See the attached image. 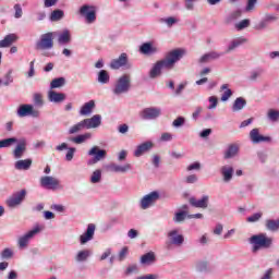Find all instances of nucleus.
I'll return each instance as SVG.
<instances>
[{"label": "nucleus", "mask_w": 279, "mask_h": 279, "mask_svg": "<svg viewBox=\"0 0 279 279\" xmlns=\"http://www.w3.org/2000/svg\"><path fill=\"white\" fill-rule=\"evenodd\" d=\"M37 50L53 49V33H46L40 36V39L36 43Z\"/></svg>", "instance_id": "423d86ee"}, {"label": "nucleus", "mask_w": 279, "mask_h": 279, "mask_svg": "<svg viewBox=\"0 0 279 279\" xmlns=\"http://www.w3.org/2000/svg\"><path fill=\"white\" fill-rule=\"evenodd\" d=\"M173 140V135L171 133H163L160 137V141L169 142Z\"/></svg>", "instance_id": "69168bd1"}, {"label": "nucleus", "mask_w": 279, "mask_h": 279, "mask_svg": "<svg viewBox=\"0 0 279 279\" xmlns=\"http://www.w3.org/2000/svg\"><path fill=\"white\" fill-rule=\"evenodd\" d=\"M26 196H27V191L25 190L15 192L7 199V206L9 208H16V206H21V204H23V201L25 199Z\"/></svg>", "instance_id": "39448f33"}, {"label": "nucleus", "mask_w": 279, "mask_h": 279, "mask_svg": "<svg viewBox=\"0 0 279 279\" xmlns=\"http://www.w3.org/2000/svg\"><path fill=\"white\" fill-rule=\"evenodd\" d=\"M81 16L85 17L86 23H95L97 21V8L88 4H84L80 9Z\"/></svg>", "instance_id": "20e7f679"}, {"label": "nucleus", "mask_w": 279, "mask_h": 279, "mask_svg": "<svg viewBox=\"0 0 279 279\" xmlns=\"http://www.w3.org/2000/svg\"><path fill=\"white\" fill-rule=\"evenodd\" d=\"M221 173L223 175L225 182H230L232 180V173H234V169L232 167H222Z\"/></svg>", "instance_id": "2f4dec72"}, {"label": "nucleus", "mask_w": 279, "mask_h": 279, "mask_svg": "<svg viewBox=\"0 0 279 279\" xmlns=\"http://www.w3.org/2000/svg\"><path fill=\"white\" fill-rule=\"evenodd\" d=\"M257 2H258V0H247V5H246L245 11L252 12V10H254Z\"/></svg>", "instance_id": "6e6d98bb"}, {"label": "nucleus", "mask_w": 279, "mask_h": 279, "mask_svg": "<svg viewBox=\"0 0 279 279\" xmlns=\"http://www.w3.org/2000/svg\"><path fill=\"white\" fill-rule=\"evenodd\" d=\"M244 43H247L246 38L240 37L238 39H234L233 41H231V44L227 48L226 53H230V51H234L236 47H241V45H243Z\"/></svg>", "instance_id": "bb28decb"}, {"label": "nucleus", "mask_w": 279, "mask_h": 279, "mask_svg": "<svg viewBox=\"0 0 279 279\" xmlns=\"http://www.w3.org/2000/svg\"><path fill=\"white\" fill-rule=\"evenodd\" d=\"M262 217H263V213H256L247 217L246 221H248V223H255V221H259Z\"/></svg>", "instance_id": "c03bdc74"}, {"label": "nucleus", "mask_w": 279, "mask_h": 279, "mask_svg": "<svg viewBox=\"0 0 279 279\" xmlns=\"http://www.w3.org/2000/svg\"><path fill=\"white\" fill-rule=\"evenodd\" d=\"M245 27H250V20H242L240 23L235 24V28L241 32V29H245Z\"/></svg>", "instance_id": "49530a36"}, {"label": "nucleus", "mask_w": 279, "mask_h": 279, "mask_svg": "<svg viewBox=\"0 0 279 279\" xmlns=\"http://www.w3.org/2000/svg\"><path fill=\"white\" fill-rule=\"evenodd\" d=\"M172 245H182L184 243V235L178 234V230H172L168 233Z\"/></svg>", "instance_id": "412c9836"}, {"label": "nucleus", "mask_w": 279, "mask_h": 279, "mask_svg": "<svg viewBox=\"0 0 279 279\" xmlns=\"http://www.w3.org/2000/svg\"><path fill=\"white\" fill-rule=\"evenodd\" d=\"M39 183L43 189H48L50 191H58V189H60V180L56 177H41Z\"/></svg>", "instance_id": "0eeeda50"}, {"label": "nucleus", "mask_w": 279, "mask_h": 279, "mask_svg": "<svg viewBox=\"0 0 279 279\" xmlns=\"http://www.w3.org/2000/svg\"><path fill=\"white\" fill-rule=\"evenodd\" d=\"M128 252H129L128 246H124V247L120 251V253H119V260H120V262H121V260H125V256H128Z\"/></svg>", "instance_id": "052dcab7"}, {"label": "nucleus", "mask_w": 279, "mask_h": 279, "mask_svg": "<svg viewBox=\"0 0 279 279\" xmlns=\"http://www.w3.org/2000/svg\"><path fill=\"white\" fill-rule=\"evenodd\" d=\"M153 263H156V255L154 252L146 253L141 257L142 265H151Z\"/></svg>", "instance_id": "cd10ccee"}, {"label": "nucleus", "mask_w": 279, "mask_h": 279, "mask_svg": "<svg viewBox=\"0 0 279 279\" xmlns=\"http://www.w3.org/2000/svg\"><path fill=\"white\" fill-rule=\"evenodd\" d=\"M141 53H144L145 56H149L150 53H156L158 49L153 47L149 43H145L140 47Z\"/></svg>", "instance_id": "c756f323"}, {"label": "nucleus", "mask_w": 279, "mask_h": 279, "mask_svg": "<svg viewBox=\"0 0 279 279\" xmlns=\"http://www.w3.org/2000/svg\"><path fill=\"white\" fill-rule=\"evenodd\" d=\"M250 138L252 143H254L255 145H258V143H271V137L260 135V132L258 131V129H253L250 132Z\"/></svg>", "instance_id": "ddd939ff"}, {"label": "nucleus", "mask_w": 279, "mask_h": 279, "mask_svg": "<svg viewBox=\"0 0 279 279\" xmlns=\"http://www.w3.org/2000/svg\"><path fill=\"white\" fill-rule=\"evenodd\" d=\"M221 232H223V225H217L216 228L214 229V234H221Z\"/></svg>", "instance_id": "338daca9"}, {"label": "nucleus", "mask_w": 279, "mask_h": 279, "mask_svg": "<svg viewBox=\"0 0 279 279\" xmlns=\"http://www.w3.org/2000/svg\"><path fill=\"white\" fill-rule=\"evenodd\" d=\"M268 118L270 119V121H278L279 120V111L270 109L268 111Z\"/></svg>", "instance_id": "de8ad7c7"}, {"label": "nucleus", "mask_w": 279, "mask_h": 279, "mask_svg": "<svg viewBox=\"0 0 279 279\" xmlns=\"http://www.w3.org/2000/svg\"><path fill=\"white\" fill-rule=\"evenodd\" d=\"M210 134H213V130L210 129H205L204 131H202L199 133V137L201 138H208V136H210Z\"/></svg>", "instance_id": "0e129e2a"}, {"label": "nucleus", "mask_w": 279, "mask_h": 279, "mask_svg": "<svg viewBox=\"0 0 279 279\" xmlns=\"http://www.w3.org/2000/svg\"><path fill=\"white\" fill-rule=\"evenodd\" d=\"M236 154H239V146H236L235 144H231L225 153V158L226 160H228L229 158H234Z\"/></svg>", "instance_id": "7c9ffc66"}, {"label": "nucleus", "mask_w": 279, "mask_h": 279, "mask_svg": "<svg viewBox=\"0 0 279 279\" xmlns=\"http://www.w3.org/2000/svg\"><path fill=\"white\" fill-rule=\"evenodd\" d=\"M185 182H186V184H195V182H197V175L191 174V175L186 177Z\"/></svg>", "instance_id": "e2e57ef3"}, {"label": "nucleus", "mask_w": 279, "mask_h": 279, "mask_svg": "<svg viewBox=\"0 0 279 279\" xmlns=\"http://www.w3.org/2000/svg\"><path fill=\"white\" fill-rule=\"evenodd\" d=\"M90 136H92L90 133L81 134V135H77L76 137H72L71 142L75 143V145H82V143H86V141H88Z\"/></svg>", "instance_id": "473e14b6"}, {"label": "nucleus", "mask_w": 279, "mask_h": 279, "mask_svg": "<svg viewBox=\"0 0 279 279\" xmlns=\"http://www.w3.org/2000/svg\"><path fill=\"white\" fill-rule=\"evenodd\" d=\"M85 126L86 130H92L93 128H99L101 125V116L96 114L90 119H85Z\"/></svg>", "instance_id": "6ab92c4d"}, {"label": "nucleus", "mask_w": 279, "mask_h": 279, "mask_svg": "<svg viewBox=\"0 0 279 279\" xmlns=\"http://www.w3.org/2000/svg\"><path fill=\"white\" fill-rule=\"evenodd\" d=\"M122 66H128V53L125 52H122L118 59H113L110 63V69H113L114 71Z\"/></svg>", "instance_id": "4468645a"}, {"label": "nucleus", "mask_w": 279, "mask_h": 279, "mask_svg": "<svg viewBox=\"0 0 279 279\" xmlns=\"http://www.w3.org/2000/svg\"><path fill=\"white\" fill-rule=\"evenodd\" d=\"M184 121H185L184 117H179L172 122V125L173 128H182V125L184 124Z\"/></svg>", "instance_id": "3c124183"}, {"label": "nucleus", "mask_w": 279, "mask_h": 279, "mask_svg": "<svg viewBox=\"0 0 279 279\" xmlns=\"http://www.w3.org/2000/svg\"><path fill=\"white\" fill-rule=\"evenodd\" d=\"M99 84H108L110 82V74L106 70H100L98 73Z\"/></svg>", "instance_id": "f704fd0d"}, {"label": "nucleus", "mask_w": 279, "mask_h": 279, "mask_svg": "<svg viewBox=\"0 0 279 279\" xmlns=\"http://www.w3.org/2000/svg\"><path fill=\"white\" fill-rule=\"evenodd\" d=\"M151 147H154V144L151 142H145V143L138 145L134 151L135 158H141V156H143V154L149 151V149H151Z\"/></svg>", "instance_id": "a211bd4d"}, {"label": "nucleus", "mask_w": 279, "mask_h": 279, "mask_svg": "<svg viewBox=\"0 0 279 279\" xmlns=\"http://www.w3.org/2000/svg\"><path fill=\"white\" fill-rule=\"evenodd\" d=\"M209 197L208 195L203 196L201 199H197L195 197H191L189 199L191 206H193L194 208H203L206 209L208 208V203H209Z\"/></svg>", "instance_id": "2eb2a0df"}, {"label": "nucleus", "mask_w": 279, "mask_h": 279, "mask_svg": "<svg viewBox=\"0 0 279 279\" xmlns=\"http://www.w3.org/2000/svg\"><path fill=\"white\" fill-rule=\"evenodd\" d=\"M66 84V80L64 77H58L51 81L50 88H62Z\"/></svg>", "instance_id": "e433bc0d"}, {"label": "nucleus", "mask_w": 279, "mask_h": 279, "mask_svg": "<svg viewBox=\"0 0 279 279\" xmlns=\"http://www.w3.org/2000/svg\"><path fill=\"white\" fill-rule=\"evenodd\" d=\"M64 16V11L62 10H54L50 15V21H60Z\"/></svg>", "instance_id": "a19ab883"}, {"label": "nucleus", "mask_w": 279, "mask_h": 279, "mask_svg": "<svg viewBox=\"0 0 279 279\" xmlns=\"http://www.w3.org/2000/svg\"><path fill=\"white\" fill-rule=\"evenodd\" d=\"M14 10H15L14 17L21 19V16H23V8H21V4H15Z\"/></svg>", "instance_id": "864d4df0"}, {"label": "nucleus", "mask_w": 279, "mask_h": 279, "mask_svg": "<svg viewBox=\"0 0 279 279\" xmlns=\"http://www.w3.org/2000/svg\"><path fill=\"white\" fill-rule=\"evenodd\" d=\"M40 112L36 109H34V106L32 105H21L17 109V117L24 118V117H39Z\"/></svg>", "instance_id": "9d476101"}, {"label": "nucleus", "mask_w": 279, "mask_h": 279, "mask_svg": "<svg viewBox=\"0 0 279 279\" xmlns=\"http://www.w3.org/2000/svg\"><path fill=\"white\" fill-rule=\"evenodd\" d=\"M90 256V251H80L78 254L76 255V260L78 263H82L86 260Z\"/></svg>", "instance_id": "79ce46f5"}, {"label": "nucleus", "mask_w": 279, "mask_h": 279, "mask_svg": "<svg viewBox=\"0 0 279 279\" xmlns=\"http://www.w3.org/2000/svg\"><path fill=\"white\" fill-rule=\"evenodd\" d=\"M95 108V100H89L88 102H85L84 106L80 110V114L82 117H86L93 112V109Z\"/></svg>", "instance_id": "393cba45"}, {"label": "nucleus", "mask_w": 279, "mask_h": 279, "mask_svg": "<svg viewBox=\"0 0 279 279\" xmlns=\"http://www.w3.org/2000/svg\"><path fill=\"white\" fill-rule=\"evenodd\" d=\"M223 94L221 96V101H228L229 98L232 97V89H228V84L221 86Z\"/></svg>", "instance_id": "ea45409f"}, {"label": "nucleus", "mask_w": 279, "mask_h": 279, "mask_svg": "<svg viewBox=\"0 0 279 279\" xmlns=\"http://www.w3.org/2000/svg\"><path fill=\"white\" fill-rule=\"evenodd\" d=\"M34 104L35 106H43V104H45L41 94H34Z\"/></svg>", "instance_id": "8fccbe9b"}, {"label": "nucleus", "mask_w": 279, "mask_h": 279, "mask_svg": "<svg viewBox=\"0 0 279 279\" xmlns=\"http://www.w3.org/2000/svg\"><path fill=\"white\" fill-rule=\"evenodd\" d=\"M263 73V70H257V71H253L252 73H251V76H250V80L252 81V82H256V80H258V77H260V74Z\"/></svg>", "instance_id": "5fc2aeb1"}, {"label": "nucleus", "mask_w": 279, "mask_h": 279, "mask_svg": "<svg viewBox=\"0 0 279 279\" xmlns=\"http://www.w3.org/2000/svg\"><path fill=\"white\" fill-rule=\"evenodd\" d=\"M184 57V50L183 49H174L166 54V58L163 60L157 61L154 68L150 70V77H158L160 75L162 69L171 70L173 66H175V62H179V60H182Z\"/></svg>", "instance_id": "f257e3e1"}, {"label": "nucleus", "mask_w": 279, "mask_h": 279, "mask_svg": "<svg viewBox=\"0 0 279 279\" xmlns=\"http://www.w3.org/2000/svg\"><path fill=\"white\" fill-rule=\"evenodd\" d=\"M199 169H202V165L199 162H194V163H191L189 167H187V171H199Z\"/></svg>", "instance_id": "bf43d9fd"}, {"label": "nucleus", "mask_w": 279, "mask_h": 279, "mask_svg": "<svg viewBox=\"0 0 279 279\" xmlns=\"http://www.w3.org/2000/svg\"><path fill=\"white\" fill-rule=\"evenodd\" d=\"M250 243L253 245V252L258 250H269L274 245V238L267 236V233L255 234L250 238Z\"/></svg>", "instance_id": "f03ea898"}, {"label": "nucleus", "mask_w": 279, "mask_h": 279, "mask_svg": "<svg viewBox=\"0 0 279 279\" xmlns=\"http://www.w3.org/2000/svg\"><path fill=\"white\" fill-rule=\"evenodd\" d=\"M26 149L27 143L25 142V140H23L16 145L15 149L13 150L14 158H22Z\"/></svg>", "instance_id": "5701e85b"}, {"label": "nucleus", "mask_w": 279, "mask_h": 279, "mask_svg": "<svg viewBox=\"0 0 279 279\" xmlns=\"http://www.w3.org/2000/svg\"><path fill=\"white\" fill-rule=\"evenodd\" d=\"M195 0H185V8L186 10H193Z\"/></svg>", "instance_id": "774afa93"}, {"label": "nucleus", "mask_w": 279, "mask_h": 279, "mask_svg": "<svg viewBox=\"0 0 279 279\" xmlns=\"http://www.w3.org/2000/svg\"><path fill=\"white\" fill-rule=\"evenodd\" d=\"M38 232H40V227H36L35 229L28 231L26 234L22 235L17 241L19 247H26L29 244V239H34Z\"/></svg>", "instance_id": "9b49d317"}, {"label": "nucleus", "mask_w": 279, "mask_h": 279, "mask_svg": "<svg viewBox=\"0 0 279 279\" xmlns=\"http://www.w3.org/2000/svg\"><path fill=\"white\" fill-rule=\"evenodd\" d=\"M92 184H97V182H101V170H95L90 178Z\"/></svg>", "instance_id": "37998d69"}, {"label": "nucleus", "mask_w": 279, "mask_h": 279, "mask_svg": "<svg viewBox=\"0 0 279 279\" xmlns=\"http://www.w3.org/2000/svg\"><path fill=\"white\" fill-rule=\"evenodd\" d=\"M17 142H19V140H16V137L1 140L0 141V149H3V147H11L12 145H14V143H17Z\"/></svg>", "instance_id": "4c0bfd02"}, {"label": "nucleus", "mask_w": 279, "mask_h": 279, "mask_svg": "<svg viewBox=\"0 0 279 279\" xmlns=\"http://www.w3.org/2000/svg\"><path fill=\"white\" fill-rule=\"evenodd\" d=\"M58 40L61 45H68V43H71V34L69 31H64L61 35H59Z\"/></svg>", "instance_id": "58836bf2"}, {"label": "nucleus", "mask_w": 279, "mask_h": 279, "mask_svg": "<svg viewBox=\"0 0 279 279\" xmlns=\"http://www.w3.org/2000/svg\"><path fill=\"white\" fill-rule=\"evenodd\" d=\"M86 129V122L83 120L76 124H74L72 128L69 130V134H77V132H82V130Z\"/></svg>", "instance_id": "72a5a7b5"}, {"label": "nucleus", "mask_w": 279, "mask_h": 279, "mask_svg": "<svg viewBox=\"0 0 279 279\" xmlns=\"http://www.w3.org/2000/svg\"><path fill=\"white\" fill-rule=\"evenodd\" d=\"M73 156H75V148L71 147L68 149L65 160H68V162H71V160H73Z\"/></svg>", "instance_id": "603ef678"}, {"label": "nucleus", "mask_w": 279, "mask_h": 279, "mask_svg": "<svg viewBox=\"0 0 279 279\" xmlns=\"http://www.w3.org/2000/svg\"><path fill=\"white\" fill-rule=\"evenodd\" d=\"M209 104L210 105H209L208 109L213 110V109L217 108V104H219V100L217 99L216 96H210L209 97Z\"/></svg>", "instance_id": "09e8293b"}, {"label": "nucleus", "mask_w": 279, "mask_h": 279, "mask_svg": "<svg viewBox=\"0 0 279 279\" xmlns=\"http://www.w3.org/2000/svg\"><path fill=\"white\" fill-rule=\"evenodd\" d=\"M266 230H269V232H278L279 230V219H267L265 221Z\"/></svg>", "instance_id": "c85d7f7f"}, {"label": "nucleus", "mask_w": 279, "mask_h": 279, "mask_svg": "<svg viewBox=\"0 0 279 279\" xmlns=\"http://www.w3.org/2000/svg\"><path fill=\"white\" fill-rule=\"evenodd\" d=\"M247 106V101L243 97H239L234 100L232 110L233 112H239L240 110H243Z\"/></svg>", "instance_id": "a878e982"}, {"label": "nucleus", "mask_w": 279, "mask_h": 279, "mask_svg": "<svg viewBox=\"0 0 279 279\" xmlns=\"http://www.w3.org/2000/svg\"><path fill=\"white\" fill-rule=\"evenodd\" d=\"M160 114H162V110L160 108H156V107H148V108L143 109L140 112V117L144 121H151L154 119H158V117H160Z\"/></svg>", "instance_id": "6e6552de"}, {"label": "nucleus", "mask_w": 279, "mask_h": 279, "mask_svg": "<svg viewBox=\"0 0 279 279\" xmlns=\"http://www.w3.org/2000/svg\"><path fill=\"white\" fill-rule=\"evenodd\" d=\"M241 10L233 11L226 20L225 23L227 25H230V23H233V21H236V19H241Z\"/></svg>", "instance_id": "c9c22d12"}, {"label": "nucleus", "mask_w": 279, "mask_h": 279, "mask_svg": "<svg viewBox=\"0 0 279 279\" xmlns=\"http://www.w3.org/2000/svg\"><path fill=\"white\" fill-rule=\"evenodd\" d=\"M48 99H49V101H52L53 104H62V101H64V99H66V94L50 90L48 93Z\"/></svg>", "instance_id": "aec40b11"}, {"label": "nucleus", "mask_w": 279, "mask_h": 279, "mask_svg": "<svg viewBox=\"0 0 279 279\" xmlns=\"http://www.w3.org/2000/svg\"><path fill=\"white\" fill-rule=\"evenodd\" d=\"M16 40H19V37L15 34L7 35L2 40H0V49L10 47L13 43H16Z\"/></svg>", "instance_id": "4be33fe9"}, {"label": "nucleus", "mask_w": 279, "mask_h": 279, "mask_svg": "<svg viewBox=\"0 0 279 279\" xmlns=\"http://www.w3.org/2000/svg\"><path fill=\"white\" fill-rule=\"evenodd\" d=\"M32 159H22L15 162L17 171H27L32 167Z\"/></svg>", "instance_id": "b1692460"}, {"label": "nucleus", "mask_w": 279, "mask_h": 279, "mask_svg": "<svg viewBox=\"0 0 279 279\" xmlns=\"http://www.w3.org/2000/svg\"><path fill=\"white\" fill-rule=\"evenodd\" d=\"M88 156H94L93 160L88 162V165H96L99 160H104L106 158L107 153L104 149H99V147L94 146L89 151Z\"/></svg>", "instance_id": "f8f14e48"}, {"label": "nucleus", "mask_w": 279, "mask_h": 279, "mask_svg": "<svg viewBox=\"0 0 279 279\" xmlns=\"http://www.w3.org/2000/svg\"><path fill=\"white\" fill-rule=\"evenodd\" d=\"M108 171H111L112 173H128L132 169V165L125 163L124 166H119L117 163H110L107 167Z\"/></svg>", "instance_id": "f3484780"}, {"label": "nucleus", "mask_w": 279, "mask_h": 279, "mask_svg": "<svg viewBox=\"0 0 279 279\" xmlns=\"http://www.w3.org/2000/svg\"><path fill=\"white\" fill-rule=\"evenodd\" d=\"M130 86H131L130 75L124 74L117 81L116 86L113 88V94L123 95V93H128V90H130Z\"/></svg>", "instance_id": "7ed1b4c3"}, {"label": "nucleus", "mask_w": 279, "mask_h": 279, "mask_svg": "<svg viewBox=\"0 0 279 279\" xmlns=\"http://www.w3.org/2000/svg\"><path fill=\"white\" fill-rule=\"evenodd\" d=\"M95 228L96 227L93 223H89L87 226L86 232L84 234H82L80 238L82 245L88 243V241H93V236H95Z\"/></svg>", "instance_id": "dca6fc26"}, {"label": "nucleus", "mask_w": 279, "mask_h": 279, "mask_svg": "<svg viewBox=\"0 0 279 279\" xmlns=\"http://www.w3.org/2000/svg\"><path fill=\"white\" fill-rule=\"evenodd\" d=\"M184 219H186V211H180L175 214L173 221H175V223H180L184 221Z\"/></svg>", "instance_id": "a18cd8bd"}, {"label": "nucleus", "mask_w": 279, "mask_h": 279, "mask_svg": "<svg viewBox=\"0 0 279 279\" xmlns=\"http://www.w3.org/2000/svg\"><path fill=\"white\" fill-rule=\"evenodd\" d=\"M163 23L168 25V27H172L173 25H175V23H178V20H175V17H167L166 20H163Z\"/></svg>", "instance_id": "680f3d73"}, {"label": "nucleus", "mask_w": 279, "mask_h": 279, "mask_svg": "<svg viewBox=\"0 0 279 279\" xmlns=\"http://www.w3.org/2000/svg\"><path fill=\"white\" fill-rule=\"evenodd\" d=\"M209 60H219V58H221V56H223V53H219L217 51H211L207 53Z\"/></svg>", "instance_id": "4d7b16f0"}, {"label": "nucleus", "mask_w": 279, "mask_h": 279, "mask_svg": "<svg viewBox=\"0 0 279 279\" xmlns=\"http://www.w3.org/2000/svg\"><path fill=\"white\" fill-rule=\"evenodd\" d=\"M2 258H12L14 256V253L10 248H4L1 253Z\"/></svg>", "instance_id": "13d9d810"}, {"label": "nucleus", "mask_w": 279, "mask_h": 279, "mask_svg": "<svg viewBox=\"0 0 279 279\" xmlns=\"http://www.w3.org/2000/svg\"><path fill=\"white\" fill-rule=\"evenodd\" d=\"M158 199H160V194H158V192H151L141 199V208L147 210V208L154 206Z\"/></svg>", "instance_id": "1a4fd4ad"}]
</instances>
